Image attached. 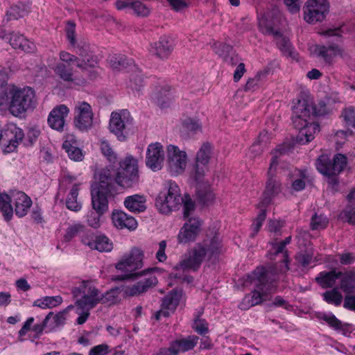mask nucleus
I'll return each instance as SVG.
<instances>
[{"mask_svg":"<svg viewBox=\"0 0 355 355\" xmlns=\"http://www.w3.org/2000/svg\"><path fill=\"white\" fill-rule=\"evenodd\" d=\"M166 93V89H162L159 92V95L157 96V104L162 109L169 107L171 102L170 94Z\"/></svg>","mask_w":355,"mask_h":355,"instance_id":"obj_56","label":"nucleus"},{"mask_svg":"<svg viewBox=\"0 0 355 355\" xmlns=\"http://www.w3.org/2000/svg\"><path fill=\"white\" fill-rule=\"evenodd\" d=\"M164 151L161 144L156 142L148 145L146 151V166L153 171H159L162 167Z\"/></svg>","mask_w":355,"mask_h":355,"instance_id":"obj_17","label":"nucleus"},{"mask_svg":"<svg viewBox=\"0 0 355 355\" xmlns=\"http://www.w3.org/2000/svg\"><path fill=\"white\" fill-rule=\"evenodd\" d=\"M63 148L67 153L69 157L76 162L81 161L83 158L82 150L73 146L69 141H65L62 144Z\"/></svg>","mask_w":355,"mask_h":355,"instance_id":"obj_43","label":"nucleus"},{"mask_svg":"<svg viewBox=\"0 0 355 355\" xmlns=\"http://www.w3.org/2000/svg\"><path fill=\"white\" fill-rule=\"evenodd\" d=\"M109 128L118 140H126L130 132L133 131V119L129 112L125 110L119 112H112L110 119Z\"/></svg>","mask_w":355,"mask_h":355,"instance_id":"obj_9","label":"nucleus"},{"mask_svg":"<svg viewBox=\"0 0 355 355\" xmlns=\"http://www.w3.org/2000/svg\"><path fill=\"white\" fill-rule=\"evenodd\" d=\"M82 242L90 248L97 250L99 252H110L113 248L112 243L104 235L96 236L92 240H89L88 238H83Z\"/></svg>","mask_w":355,"mask_h":355,"instance_id":"obj_27","label":"nucleus"},{"mask_svg":"<svg viewBox=\"0 0 355 355\" xmlns=\"http://www.w3.org/2000/svg\"><path fill=\"white\" fill-rule=\"evenodd\" d=\"M121 289L119 287L112 288L104 294H99V303L109 306L116 304L119 300V295Z\"/></svg>","mask_w":355,"mask_h":355,"instance_id":"obj_36","label":"nucleus"},{"mask_svg":"<svg viewBox=\"0 0 355 355\" xmlns=\"http://www.w3.org/2000/svg\"><path fill=\"white\" fill-rule=\"evenodd\" d=\"M10 44L16 49H19L26 53H33L35 51V45L33 42L27 40L23 35L15 34L9 38Z\"/></svg>","mask_w":355,"mask_h":355,"instance_id":"obj_28","label":"nucleus"},{"mask_svg":"<svg viewBox=\"0 0 355 355\" xmlns=\"http://www.w3.org/2000/svg\"><path fill=\"white\" fill-rule=\"evenodd\" d=\"M214 50L216 54L221 57L227 64L234 65L236 64L234 58L232 56L233 48L225 43L216 42L214 44Z\"/></svg>","mask_w":355,"mask_h":355,"instance_id":"obj_33","label":"nucleus"},{"mask_svg":"<svg viewBox=\"0 0 355 355\" xmlns=\"http://www.w3.org/2000/svg\"><path fill=\"white\" fill-rule=\"evenodd\" d=\"M108 62L110 67L114 70H122L132 63L131 60H128L125 55L121 54L110 57Z\"/></svg>","mask_w":355,"mask_h":355,"instance_id":"obj_41","label":"nucleus"},{"mask_svg":"<svg viewBox=\"0 0 355 355\" xmlns=\"http://www.w3.org/2000/svg\"><path fill=\"white\" fill-rule=\"evenodd\" d=\"M11 202H13L15 212L19 217L26 215L32 205L31 199L24 192L17 191L12 193L11 196L6 193H0V211L6 220H10L13 214Z\"/></svg>","mask_w":355,"mask_h":355,"instance_id":"obj_5","label":"nucleus"},{"mask_svg":"<svg viewBox=\"0 0 355 355\" xmlns=\"http://www.w3.org/2000/svg\"><path fill=\"white\" fill-rule=\"evenodd\" d=\"M55 73L64 81L73 82L72 68L70 64H66L65 63H58L55 69Z\"/></svg>","mask_w":355,"mask_h":355,"instance_id":"obj_42","label":"nucleus"},{"mask_svg":"<svg viewBox=\"0 0 355 355\" xmlns=\"http://www.w3.org/2000/svg\"><path fill=\"white\" fill-rule=\"evenodd\" d=\"M328 222L329 220L324 215L315 214L312 216L311 226L312 230L324 229L327 227Z\"/></svg>","mask_w":355,"mask_h":355,"instance_id":"obj_47","label":"nucleus"},{"mask_svg":"<svg viewBox=\"0 0 355 355\" xmlns=\"http://www.w3.org/2000/svg\"><path fill=\"white\" fill-rule=\"evenodd\" d=\"M313 253L309 251L300 252L296 255L297 261L303 267L309 266L313 259Z\"/></svg>","mask_w":355,"mask_h":355,"instance_id":"obj_57","label":"nucleus"},{"mask_svg":"<svg viewBox=\"0 0 355 355\" xmlns=\"http://www.w3.org/2000/svg\"><path fill=\"white\" fill-rule=\"evenodd\" d=\"M26 13L24 9H21L19 6L11 7L6 12V19L7 21L18 19L23 17Z\"/></svg>","mask_w":355,"mask_h":355,"instance_id":"obj_51","label":"nucleus"},{"mask_svg":"<svg viewBox=\"0 0 355 355\" xmlns=\"http://www.w3.org/2000/svg\"><path fill=\"white\" fill-rule=\"evenodd\" d=\"M342 116L347 128H355V108L349 107L343 110Z\"/></svg>","mask_w":355,"mask_h":355,"instance_id":"obj_49","label":"nucleus"},{"mask_svg":"<svg viewBox=\"0 0 355 355\" xmlns=\"http://www.w3.org/2000/svg\"><path fill=\"white\" fill-rule=\"evenodd\" d=\"M342 275V272H337L334 269L329 272H321L315 278V281L323 288H332L336 280L340 279Z\"/></svg>","mask_w":355,"mask_h":355,"instance_id":"obj_30","label":"nucleus"},{"mask_svg":"<svg viewBox=\"0 0 355 355\" xmlns=\"http://www.w3.org/2000/svg\"><path fill=\"white\" fill-rule=\"evenodd\" d=\"M182 294L181 289H173L163 298L162 306L164 309L174 311L179 304Z\"/></svg>","mask_w":355,"mask_h":355,"instance_id":"obj_32","label":"nucleus"},{"mask_svg":"<svg viewBox=\"0 0 355 355\" xmlns=\"http://www.w3.org/2000/svg\"><path fill=\"white\" fill-rule=\"evenodd\" d=\"M84 229V225L81 224H74L69 226L66 230V234L64 236V240L66 241H71L74 236L83 232Z\"/></svg>","mask_w":355,"mask_h":355,"instance_id":"obj_53","label":"nucleus"},{"mask_svg":"<svg viewBox=\"0 0 355 355\" xmlns=\"http://www.w3.org/2000/svg\"><path fill=\"white\" fill-rule=\"evenodd\" d=\"M100 148L102 153L107 157L110 162H115L116 160V156L110 144L105 141H101Z\"/></svg>","mask_w":355,"mask_h":355,"instance_id":"obj_55","label":"nucleus"},{"mask_svg":"<svg viewBox=\"0 0 355 355\" xmlns=\"http://www.w3.org/2000/svg\"><path fill=\"white\" fill-rule=\"evenodd\" d=\"M94 114L91 105L85 101H78L74 107V125L80 131H87L93 125Z\"/></svg>","mask_w":355,"mask_h":355,"instance_id":"obj_14","label":"nucleus"},{"mask_svg":"<svg viewBox=\"0 0 355 355\" xmlns=\"http://www.w3.org/2000/svg\"><path fill=\"white\" fill-rule=\"evenodd\" d=\"M5 136L8 137L7 144L3 145V153L13 152L18 146L24 137L23 130L16 125H10L5 132Z\"/></svg>","mask_w":355,"mask_h":355,"instance_id":"obj_20","label":"nucleus"},{"mask_svg":"<svg viewBox=\"0 0 355 355\" xmlns=\"http://www.w3.org/2000/svg\"><path fill=\"white\" fill-rule=\"evenodd\" d=\"M64 311L59 312L57 314H54L52 312L51 319L49 320V331H52L55 328L63 325L65 322Z\"/></svg>","mask_w":355,"mask_h":355,"instance_id":"obj_48","label":"nucleus"},{"mask_svg":"<svg viewBox=\"0 0 355 355\" xmlns=\"http://www.w3.org/2000/svg\"><path fill=\"white\" fill-rule=\"evenodd\" d=\"M277 165L276 158H274L270 163L268 171V178L266 183V189L263 193V196L260 202L261 207H266L272 202V199L277 196L282 191V184L280 180L274 175L273 167Z\"/></svg>","mask_w":355,"mask_h":355,"instance_id":"obj_12","label":"nucleus"},{"mask_svg":"<svg viewBox=\"0 0 355 355\" xmlns=\"http://www.w3.org/2000/svg\"><path fill=\"white\" fill-rule=\"evenodd\" d=\"M139 182L137 160L132 155L126 156L116 169H102L98 181L92 185V204L94 211L87 215L88 225L93 228L100 226V218L108 209V198L116 192V186L128 189Z\"/></svg>","mask_w":355,"mask_h":355,"instance_id":"obj_1","label":"nucleus"},{"mask_svg":"<svg viewBox=\"0 0 355 355\" xmlns=\"http://www.w3.org/2000/svg\"><path fill=\"white\" fill-rule=\"evenodd\" d=\"M187 153L177 146L170 145L167 149V168L172 175L182 173L187 166Z\"/></svg>","mask_w":355,"mask_h":355,"instance_id":"obj_15","label":"nucleus"},{"mask_svg":"<svg viewBox=\"0 0 355 355\" xmlns=\"http://www.w3.org/2000/svg\"><path fill=\"white\" fill-rule=\"evenodd\" d=\"M145 198L139 195L127 197L124 200L125 207L132 212H142L146 209Z\"/></svg>","mask_w":355,"mask_h":355,"instance_id":"obj_31","label":"nucleus"},{"mask_svg":"<svg viewBox=\"0 0 355 355\" xmlns=\"http://www.w3.org/2000/svg\"><path fill=\"white\" fill-rule=\"evenodd\" d=\"M347 220L352 225H355V205H348L344 210Z\"/></svg>","mask_w":355,"mask_h":355,"instance_id":"obj_62","label":"nucleus"},{"mask_svg":"<svg viewBox=\"0 0 355 355\" xmlns=\"http://www.w3.org/2000/svg\"><path fill=\"white\" fill-rule=\"evenodd\" d=\"M292 121L295 128L299 130L296 141L300 144H306L314 139V134L320 131L318 123L311 121V116H324L328 113L327 104L319 101L312 104L307 99H298L293 107Z\"/></svg>","mask_w":355,"mask_h":355,"instance_id":"obj_2","label":"nucleus"},{"mask_svg":"<svg viewBox=\"0 0 355 355\" xmlns=\"http://www.w3.org/2000/svg\"><path fill=\"white\" fill-rule=\"evenodd\" d=\"M182 205H183L184 218L189 219L195 210V202L189 194H185L184 197H182Z\"/></svg>","mask_w":355,"mask_h":355,"instance_id":"obj_44","label":"nucleus"},{"mask_svg":"<svg viewBox=\"0 0 355 355\" xmlns=\"http://www.w3.org/2000/svg\"><path fill=\"white\" fill-rule=\"evenodd\" d=\"M77 53L80 59V62L83 64V67L80 68L83 71H87L89 68H94L97 65V58L89 51V46L87 44L77 46Z\"/></svg>","mask_w":355,"mask_h":355,"instance_id":"obj_26","label":"nucleus"},{"mask_svg":"<svg viewBox=\"0 0 355 355\" xmlns=\"http://www.w3.org/2000/svg\"><path fill=\"white\" fill-rule=\"evenodd\" d=\"M266 218V209H261L257 218L254 220L253 223L252 225V230L251 237H254V236L259 232L261 227L263 221Z\"/></svg>","mask_w":355,"mask_h":355,"instance_id":"obj_45","label":"nucleus"},{"mask_svg":"<svg viewBox=\"0 0 355 355\" xmlns=\"http://www.w3.org/2000/svg\"><path fill=\"white\" fill-rule=\"evenodd\" d=\"M166 189V191H161L156 198L155 206L161 213L168 214L180 207L182 197L180 189L175 182L168 181Z\"/></svg>","mask_w":355,"mask_h":355,"instance_id":"obj_8","label":"nucleus"},{"mask_svg":"<svg viewBox=\"0 0 355 355\" xmlns=\"http://www.w3.org/2000/svg\"><path fill=\"white\" fill-rule=\"evenodd\" d=\"M172 51L173 45L166 36L161 37L159 41L152 43L149 49L151 54L161 59L167 58Z\"/></svg>","mask_w":355,"mask_h":355,"instance_id":"obj_21","label":"nucleus"},{"mask_svg":"<svg viewBox=\"0 0 355 355\" xmlns=\"http://www.w3.org/2000/svg\"><path fill=\"white\" fill-rule=\"evenodd\" d=\"M71 293L78 310L90 311L99 304L100 291L89 282H82L71 289Z\"/></svg>","mask_w":355,"mask_h":355,"instance_id":"obj_7","label":"nucleus"},{"mask_svg":"<svg viewBox=\"0 0 355 355\" xmlns=\"http://www.w3.org/2000/svg\"><path fill=\"white\" fill-rule=\"evenodd\" d=\"M198 337L196 336H190L186 338L177 339L170 344L171 351L177 355L180 352H185L191 350L197 345Z\"/></svg>","mask_w":355,"mask_h":355,"instance_id":"obj_24","label":"nucleus"},{"mask_svg":"<svg viewBox=\"0 0 355 355\" xmlns=\"http://www.w3.org/2000/svg\"><path fill=\"white\" fill-rule=\"evenodd\" d=\"M60 58L66 64H69L71 62L76 63L78 68H83V64L80 62V59L76 55H71L66 51H61L60 53Z\"/></svg>","mask_w":355,"mask_h":355,"instance_id":"obj_50","label":"nucleus"},{"mask_svg":"<svg viewBox=\"0 0 355 355\" xmlns=\"http://www.w3.org/2000/svg\"><path fill=\"white\" fill-rule=\"evenodd\" d=\"M212 155V146L209 142L202 144L197 152L196 163L192 170V175L197 182L201 181L207 171V164Z\"/></svg>","mask_w":355,"mask_h":355,"instance_id":"obj_13","label":"nucleus"},{"mask_svg":"<svg viewBox=\"0 0 355 355\" xmlns=\"http://www.w3.org/2000/svg\"><path fill=\"white\" fill-rule=\"evenodd\" d=\"M319 320L325 321L331 328L336 331L345 332L348 327L347 324H343L333 313H319L317 315Z\"/></svg>","mask_w":355,"mask_h":355,"instance_id":"obj_34","label":"nucleus"},{"mask_svg":"<svg viewBox=\"0 0 355 355\" xmlns=\"http://www.w3.org/2000/svg\"><path fill=\"white\" fill-rule=\"evenodd\" d=\"M78 191V186L74 184L67 198V207L71 211H78L81 209V204L77 201Z\"/></svg>","mask_w":355,"mask_h":355,"instance_id":"obj_38","label":"nucleus"},{"mask_svg":"<svg viewBox=\"0 0 355 355\" xmlns=\"http://www.w3.org/2000/svg\"><path fill=\"white\" fill-rule=\"evenodd\" d=\"M347 165V157L341 153H336L332 160L327 155H322L316 161V168L326 176H336Z\"/></svg>","mask_w":355,"mask_h":355,"instance_id":"obj_10","label":"nucleus"},{"mask_svg":"<svg viewBox=\"0 0 355 355\" xmlns=\"http://www.w3.org/2000/svg\"><path fill=\"white\" fill-rule=\"evenodd\" d=\"M201 225L202 221L198 218H189L178 235V242L186 243L194 241L200 232Z\"/></svg>","mask_w":355,"mask_h":355,"instance_id":"obj_16","label":"nucleus"},{"mask_svg":"<svg viewBox=\"0 0 355 355\" xmlns=\"http://www.w3.org/2000/svg\"><path fill=\"white\" fill-rule=\"evenodd\" d=\"M144 253L138 248H133L129 254H125L121 260L116 264L117 270L128 272V274L118 278L120 280L125 279L137 278L152 271V268L135 272L143 266Z\"/></svg>","mask_w":355,"mask_h":355,"instance_id":"obj_6","label":"nucleus"},{"mask_svg":"<svg viewBox=\"0 0 355 355\" xmlns=\"http://www.w3.org/2000/svg\"><path fill=\"white\" fill-rule=\"evenodd\" d=\"M52 312H50L47 314V315L45 317L44 321L41 324H35L32 330L35 332L36 337L38 338L40 334L43 332L44 329L46 327H48V324L49 322V320L51 319Z\"/></svg>","mask_w":355,"mask_h":355,"instance_id":"obj_59","label":"nucleus"},{"mask_svg":"<svg viewBox=\"0 0 355 355\" xmlns=\"http://www.w3.org/2000/svg\"><path fill=\"white\" fill-rule=\"evenodd\" d=\"M220 240L218 235L207 238L202 242L197 243L191 250L185 254L181 261L173 267L175 271H196L207 256L211 259L220 253Z\"/></svg>","mask_w":355,"mask_h":355,"instance_id":"obj_3","label":"nucleus"},{"mask_svg":"<svg viewBox=\"0 0 355 355\" xmlns=\"http://www.w3.org/2000/svg\"><path fill=\"white\" fill-rule=\"evenodd\" d=\"M291 189L294 191H302L306 184L312 180L309 173L306 170L295 169L291 175Z\"/></svg>","mask_w":355,"mask_h":355,"instance_id":"obj_25","label":"nucleus"},{"mask_svg":"<svg viewBox=\"0 0 355 355\" xmlns=\"http://www.w3.org/2000/svg\"><path fill=\"white\" fill-rule=\"evenodd\" d=\"M170 7L176 12H180L186 8L188 5L184 0H166Z\"/></svg>","mask_w":355,"mask_h":355,"instance_id":"obj_61","label":"nucleus"},{"mask_svg":"<svg viewBox=\"0 0 355 355\" xmlns=\"http://www.w3.org/2000/svg\"><path fill=\"white\" fill-rule=\"evenodd\" d=\"M329 10L328 0H308L303 8L304 19L309 24L322 21Z\"/></svg>","mask_w":355,"mask_h":355,"instance_id":"obj_11","label":"nucleus"},{"mask_svg":"<svg viewBox=\"0 0 355 355\" xmlns=\"http://www.w3.org/2000/svg\"><path fill=\"white\" fill-rule=\"evenodd\" d=\"M340 288L347 294L355 293V272H346L340 277Z\"/></svg>","mask_w":355,"mask_h":355,"instance_id":"obj_35","label":"nucleus"},{"mask_svg":"<svg viewBox=\"0 0 355 355\" xmlns=\"http://www.w3.org/2000/svg\"><path fill=\"white\" fill-rule=\"evenodd\" d=\"M109 352V346L107 344H101L92 347L89 355H106Z\"/></svg>","mask_w":355,"mask_h":355,"instance_id":"obj_60","label":"nucleus"},{"mask_svg":"<svg viewBox=\"0 0 355 355\" xmlns=\"http://www.w3.org/2000/svg\"><path fill=\"white\" fill-rule=\"evenodd\" d=\"M277 272L275 268L266 269L257 267L251 274L248 275L245 285L248 282L254 286L250 296V306L261 304L268 299V295L276 291Z\"/></svg>","mask_w":355,"mask_h":355,"instance_id":"obj_4","label":"nucleus"},{"mask_svg":"<svg viewBox=\"0 0 355 355\" xmlns=\"http://www.w3.org/2000/svg\"><path fill=\"white\" fill-rule=\"evenodd\" d=\"M197 198L198 202L202 205H209L214 201V194L213 193L212 191L209 190H198L197 191Z\"/></svg>","mask_w":355,"mask_h":355,"instance_id":"obj_46","label":"nucleus"},{"mask_svg":"<svg viewBox=\"0 0 355 355\" xmlns=\"http://www.w3.org/2000/svg\"><path fill=\"white\" fill-rule=\"evenodd\" d=\"M343 307L346 309L355 311V295L346 293Z\"/></svg>","mask_w":355,"mask_h":355,"instance_id":"obj_63","label":"nucleus"},{"mask_svg":"<svg viewBox=\"0 0 355 355\" xmlns=\"http://www.w3.org/2000/svg\"><path fill=\"white\" fill-rule=\"evenodd\" d=\"M75 29L76 24L72 21H68L65 28V32L67 37L72 46H75L76 44Z\"/></svg>","mask_w":355,"mask_h":355,"instance_id":"obj_54","label":"nucleus"},{"mask_svg":"<svg viewBox=\"0 0 355 355\" xmlns=\"http://www.w3.org/2000/svg\"><path fill=\"white\" fill-rule=\"evenodd\" d=\"M112 222L118 229L127 228L130 230L136 229L137 223L134 217L128 216L122 211H114L112 216Z\"/></svg>","mask_w":355,"mask_h":355,"instance_id":"obj_22","label":"nucleus"},{"mask_svg":"<svg viewBox=\"0 0 355 355\" xmlns=\"http://www.w3.org/2000/svg\"><path fill=\"white\" fill-rule=\"evenodd\" d=\"M260 27L263 34L273 36V37L277 40V44L282 52L291 54V43L287 38L283 37L282 33L279 30L275 29L272 26L265 21L260 22Z\"/></svg>","mask_w":355,"mask_h":355,"instance_id":"obj_19","label":"nucleus"},{"mask_svg":"<svg viewBox=\"0 0 355 355\" xmlns=\"http://www.w3.org/2000/svg\"><path fill=\"white\" fill-rule=\"evenodd\" d=\"M193 328L200 335H204L208 332V324L204 319H196L193 324Z\"/></svg>","mask_w":355,"mask_h":355,"instance_id":"obj_58","label":"nucleus"},{"mask_svg":"<svg viewBox=\"0 0 355 355\" xmlns=\"http://www.w3.org/2000/svg\"><path fill=\"white\" fill-rule=\"evenodd\" d=\"M324 301L327 303L338 306L343 302V295L339 291L338 288H333L331 290L327 291L322 295Z\"/></svg>","mask_w":355,"mask_h":355,"instance_id":"obj_37","label":"nucleus"},{"mask_svg":"<svg viewBox=\"0 0 355 355\" xmlns=\"http://www.w3.org/2000/svg\"><path fill=\"white\" fill-rule=\"evenodd\" d=\"M315 51L318 56L322 57L326 62L330 63L336 55H343V50L336 44L329 46H317Z\"/></svg>","mask_w":355,"mask_h":355,"instance_id":"obj_29","label":"nucleus"},{"mask_svg":"<svg viewBox=\"0 0 355 355\" xmlns=\"http://www.w3.org/2000/svg\"><path fill=\"white\" fill-rule=\"evenodd\" d=\"M131 9H132L138 16L146 17L150 14V9L139 0L132 1Z\"/></svg>","mask_w":355,"mask_h":355,"instance_id":"obj_52","label":"nucleus"},{"mask_svg":"<svg viewBox=\"0 0 355 355\" xmlns=\"http://www.w3.org/2000/svg\"><path fill=\"white\" fill-rule=\"evenodd\" d=\"M202 130V125L198 120L187 118L182 124V131L187 133L189 136L194 135Z\"/></svg>","mask_w":355,"mask_h":355,"instance_id":"obj_39","label":"nucleus"},{"mask_svg":"<svg viewBox=\"0 0 355 355\" xmlns=\"http://www.w3.org/2000/svg\"><path fill=\"white\" fill-rule=\"evenodd\" d=\"M264 147L261 146L259 143H254L251 146L249 150V156L252 158H254L257 156L261 155V153L263 151Z\"/></svg>","mask_w":355,"mask_h":355,"instance_id":"obj_64","label":"nucleus"},{"mask_svg":"<svg viewBox=\"0 0 355 355\" xmlns=\"http://www.w3.org/2000/svg\"><path fill=\"white\" fill-rule=\"evenodd\" d=\"M62 298L60 295L44 297L34 302L33 306L42 309L52 308L61 304Z\"/></svg>","mask_w":355,"mask_h":355,"instance_id":"obj_40","label":"nucleus"},{"mask_svg":"<svg viewBox=\"0 0 355 355\" xmlns=\"http://www.w3.org/2000/svg\"><path fill=\"white\" fill-rule=\"evenodd\" d=\"M69 109L65 105L54 107L49 113L48 123L49 126L58 131H62L65 123V118L68 116Z\"/></svg>","mask_w":355,"mask_h":355,"instance_id":"obj_18","label":"nucleus"},{"mask_svg":"<svg viewBox=\"0 0 355 355\" xmlns=\"http://www.w3.org/2000/svg\"><path fill=\"white\" fill-rule=\"evenodd\" d=\"M155 276L150 275L144 280L138 282L130 287L125 288L124 293L128 296H135L146 292L148 288L155 286L157 284Z\"/></svg>","mask_w":355,"mask_h":355,"instance_id":"obj_23","label":"nucleus"}]
</instances>
